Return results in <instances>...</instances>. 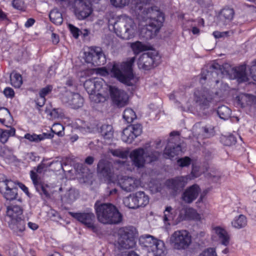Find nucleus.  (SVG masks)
Returning a JSON list of instances; mask_svg holds the SVG:
<instances>
[{"label": "nucleus", "instance_id": "obj_25", "mask_svg": "<svg viewBox=\"0 0 256 256\" xmlns=\"http://www.w3.org/2000/svg\"><path fill=\"white\" fill-rule=\"evenodd\" d=\"M200 192L199 186L196 184L186 188L182 196V200L186 203L190 204L194 200Z\"/></svg>", "mask_w": 256, "mask_h": 256}, {"label": "nucleus", "instance_id": "obj_43", "mask_svg": "<svg viewBox=\"0 0 256 256\" xmlns=\"http://www.w3.org/2000/svg\"><path fill=\"white\" fill-rule=\"evenodd\" d=\"M123 118L128 123H131L136 118V116L132 109L126 108L124 112Z\"/></svg>", "mask_w": 256, "mask_h": 256}, {"label": "nucleus", "instance_id": "obj_37", "mask_svg": "<svg viewBox=\"0 0 256 256\" xmlns=\"http://www.w3.org/2000/svg\"><path fill=\"white\" fill-rule=\"evenodd\" d=\"M100 132L105 140H110L113 138L114 130L110 124H103L100 128Z\"/></svg>", "mask_w": 256, "mask_h": 256}, {"label": "nucleus", "instance_id": "obj_8", "mask_svg": "<svg viewBox=\"0 0 256 256\" xmlns=\"http://www.w3.org/2000/svg\"><path fill=\"white\" fill-rule=\"evenodd\" d=\"M118 235L117 244L120 249H130L136 246L138 234L134 227L122 228L118 230Z\"/></svg>", "mask_w": 256, "mask_h": 256}, {"label": "nucleus", "instance_id": "obj_30", "mask_svg": "<svg viewBox=\"0 0 256 256\" xmlns=\"http://www.w3.org/2000/svg\"><path fill=\"white\" fill-rule=\"evenodd\" d=\"M219 66H220L216 64L210 65L209 68L210 70H208V68H203L201 72L200 82L202 84H204V81L206 79L212 80V78H215V76L218 75V72L216 70H217Z\"/></svg>", "mask_w": 256, "mask_h": 256}, {"label": "nucleus", "instance_id": "obj_2", "mask_svg": "<svg viewBox=\"0 0 256 256\" xmlns=\"http://www.w3.org/2000/svg\"><path fill=\"white\" fill-rule=\"evenodd\" d=\"M94 209L98 220L104 224H116L122 220V216L116 207L110 203L96 201Z\"/></svg>", "mask_w": 256, "mask_h": 256}, {"label": "nucleus", "instance_id": "obj_33", "mask_svg": "<svg viewBox=\"0 0 256 256\" xmlns=\"http://www.w3.org/2000/svg\"><path fill=\"white\" fill-rule=\"evenodd\" d=\"M94 94H97L98 92L102 94H107L108 98V97L109 88L112 86L106 84L101 78H94Z\"/></svg>", "mask_w": 256, "mask_h": 256}, {"label": "nucleus", "instance_id": "obj_20", "mask_svg": "<svg viewBox=\"0 0 256 256\" xmlns=\"http://www.w3.org/2000/svg\"><path fill=\"white\" fill-rule=\"evenodd\" d=\"M63 103L74 109L82 107L84 104V98L78 93L66 92L62 98Z\"/></svg>", "mask_w": 256, "mask_h": 256}, {"label": "nucleus", "instance_id": "obj_22", "mask_svg": "<svg viewBox=\"0 0 256 256\" xmlns=\"http://www.w3.org/2000/svg\"><path fill=\"white\" fill-rule=\"evenodd\" d=\"M118 185L122 190L130 192L134 190L140 184V181L132 177L124 176L120 178L118 174V179L115 181L114 184Z\"/></svg>", "mask_w": 256, "mask_h": 256}, {"label": "nucleus", "instance_id": "obj_29", "mask_svg": "<svg viewBox=\"0 0 256 256\" xmlns=\"http://www.w3.org/2000/svg\"><path fill=\"white\" fill-rule=\"evenodd\" d=\"M232 78L236 79L239 82H247L248 77L246 73V66L244 65L233 68L232 70Z\"/></svg>", "mask_w": 256, "mask_h": 256}, {"label": "nucleus", "instance_id": "obj_3", "mask_svg": "<svg viewBox=\"0 0 256 256\" xmlns=\"http://www.w3.org/2000/svg\"><path fill=\"white\" fill-rule=\"evenodd\" d=\"M134 60L132 58L126 62L114 63L110 70L112 76L123 84L132 86L136 82L132 70Z\"/></svg>", "mask_w": 256, "mask_h": 256}, {"label": "nucleus", "instance_id": "obj_36", "mask_svg": "<svg viewBox=\"0 0 256 256\" xmlns=\"http://www.w3.org/2000/svg\"><path fill=\"white\" fill-rule=\"evenodd\" d=\"M247 218L244 214H240L234 217L231 222L232 228L236 229H240L244 228L247 224Z\"/></svg>", "mask_w": 256, "mask_h": 256}, {"label": "nucleus", "instance_id": "obj_18", "mask_svg": "<svg viewBox=\"0 0 256 256\" xmlns=\"http://www.w3.org/2000/svg\"><path fill=\"white\" fill-rule=\"evenodd\" d=\"M84 86L90 95V98L91 101L95 103L103 102L108 98L107 94H102L98 92L97 94H94V78L86 80Z\"/></svg>", "mask_w": 256, "mask_h": 256}, {"label": "nucleus", "instance_id": "obj_58", "mask_svg": "<svg viewBox=\"0 0 256 256\" xmlns=\"http://www.w3.org/2000/svg\"><path fill=\"white\" fill-rule=\"evenodd\" d=\"M250 71L252 79L256 82V59L252 62Z\"/></svg>", "mask_w": 256, "mask_h": 256}, {"label": "nucleus", "instance_id": "obj_61", "mask_svg": "<svg viewBox=\"0 0 256 256\" xmlns=\"http://www.w3.org/2000/svg\"><path fill=\"white\" fill-rule=\"evenodd\" d=\"M221 87L222 88L224 92L220 90V91L216 92H215L216 96H218L220 98L223 96L224 92L228 90V86L226 84L222 83Z\"/></svg>", "mask_w": 256, "mask_h": 256}, {"label": "nucleus", "instance_id": "obj_46", "mask_svg": "<svg viewBox=\"0 0 256 256\" xmlns=\"http://www.w3.org/2000/svg\"><path fill=\"white\" fill-rule=\"evenodd\" d=\"M221 142L225 146H230L236 142V138L232 134L228 136H222L220 139Z\"/></svg>", "mask_w": 256, "mask_h": 256}, {"label": "nucleus", "instance_id": "obj_13", "mask_svg": "<svg viewBox=\"0 0 256 256\" xmlns=\"http://www.w3.org/2000/svg\"><path fill=\"white\" fill-rule=\"evenodd\" d=\"M160 56L156 51L143 53L138 58V66L140 69L149 70L156 66L159 63Z\"/></svg>", "mask_w": 256, "mask_h": 256}, {"label": "nucleus", "instance_id": "obj_1", "mask_svg": "<svg viewBox=\"0 0 256 256\" xmlns=\"http://www.w3.org/2000/svg\"><path fill=\"white\" fill-rule=\"evenodd\" d=\"M140 35L146 40L154 38L164 21V16L156 6H150L149 0H133Z\"/></svg>", "mask_w": 256, "mask_h": 256}, {"label": "nucleus", "instance_id": "obj_49", "mask_svg": "<svg viewBox=\"0 0 256 256\" xmlns=\"http://www.w3.org/2000/svg\"><path fill=\"white\" fill-rule=\"evenodd\" d=\"M76 199V192L74 190L72 189H70L68 191L64 197L62 198V200L66 201V202L68 203H70L74 202Z\"/></svg>", "mask_w": 256, "mask_h": 256}, {"label": "nucleus", "instance_id": "obj_54", "mask_svg": "<svg viewBox=\"0 0 256 256\" xmlns=\"http://www.w3.org/2000/svg\"><path fill=\"white\" fill-rule=\"evenodd\" d=\"M12 5L14 8L18 10H24V2L22 0H14Z\"/></svg>", "mask_w": 256, "mask_h": 256}, {"label": "nucleus", "instance_id": "obj_27", "mask_svg": "<svg viewBox=\"0 0 256 256\" xmlns=\"http://www.w3.org/2000/svg\"><path fill=\"white\" fill-rule=\"evenodd\" d=\"M200 218V215L196 211L191 208H183L179 210V218L178 222H182L186 220H199Z\"/></svg>", "mask_w": 256, "mask_h": 256}, {"label": "nucleus", "instance_id": "obj_19", "mask_svg": "<svg viewBox=\"0 0 256 256\" xmlns=\"http://www.w3.org/2000/svg\"><path fill=\"white\" fill-rule=\"evenodd\" d=\"M190 180V175L177 176L167 180L165 182V185L174 194L176 193L182 189Z\"/></svg>", "mask_w": 256, "mask_h": 256}, {"label": "nucleus", "instance_id": "obj_56", "mask_svg": "<svg viewBox=\"0 0 256 256\" xmlns=\"http://www.w3.org/2000/svg\"><path fill=\"white\" fill-rule=\"evenodd\" d=\"M26 256H36V252L30 246H26L23 248Z\"/></svg>", "mask_w": 256, "mask_h": 256}, {"label": "nucleus", "instance_id": "obj_55", "mask_svg": "<svg viewBox=\"0 0 256 256\" xmlns=\"http://www.w3.org/2000/svg\"><path fill=\"white\" fill-rule=\"evenodd\" d=\"M206 137H210L214 134V127L210 125H206L202 128Z\"/></svg>", "mask_w": 256, "mask_h": 256}, {"label": "nucleus", "instance_id": "obj_45", "mask_svg": "<svg viewBox=\"0 0 256 256\" xmlns=\"http://www.w3.org/2000/svg\"><path fill=\"white\" fill-rule=\"evenodd\" d=\"M234 14V10L228 7L224 8L220 12V16L228 20H232Z\"/></svg>", "mask_w": 256, "mask_h": 256}, {"label": "nucleus", "instance_id": "obj_14", "mask_svg": "<svg viewBox=\"0 0 256 256\" xmlns=\"http://www.w3.org/2000/svg\"><path fill=\"white\" fill-rule=\"evenodd\" d=\"M85 62L94 66H101L106 62V58L100 47H92L84 53Z\"/></svg>", "mask_w": 256, "mask_h": 256}, {"label": "nucleus", "instance_id": "obj_34", "mask_svg": "<svg viewBox=\"0 0 256 256\" xmlns=\"http://www.w3.org/2000/svg\"><path fill=\"white\" fill-rule=\"evenodd\" d=\"M52 89V86L48 85L40 90L38 92L40 98L36 100L38 106L42 107L46 101V97L51 93Z\"/></svg>", "mask_w": 256, "mask_h": 256}, {"label": "nucleus", "instance_id": "obj_64", "mask_svg": "<svg viewBox=\"0 0 256 256\" xmlns=\"http://www.w3.org/2000/svg\"><path fill=\"white\" fill-rule=\"evenodd\" d=\"M228 32H220L218 31L214 32H213V36L216 38H222L225 36H226L228 34Z\"/></svg>", "mask_w": 256, "mask_h": 256}, {"label": "nucleus", "instance_id": "obj_63", "mask_svg": "<svg viewBox=\"0 0 256 256\" xmlns=\"http://www.w3.org/2000/svg\"><path fill=\"white\" fill-rule=\"evenodd\" d=\"M96 73L102 76H106L108 74V70L105 68H100L96 70Z\"/></svg>", "mask_w": 256, "mask_h": 256}, {"label": "nucleus", "instance_id": "obj_17", "mask_svg": "<svg viewBox=\"0 0 256 256\" xmlns=\"http://www.w3.org/2000/svg\"><path fill=\"white\" fill-rule=\"evenodd\" d=\"M142 132V126L140 124H132L125 128L122 132V140L124 142L131 144Z\"/></svg>", "mask_w": 256, "mask_h": 256}, {"label": "nucleus", "instance_id": "obj_15", "mask_svg": "<svg viewBox=\"0 0 256 256\" xmlns=\"http://www.w3.org/2000/svg\"><path fill=\"white\" fill-rule=\"evenodd\" d=\"M112 164L106 160H100L98 164V172L108 181V184H114L118 179V174H115L112 169Z\"/></svg>", "mask_w": 256, "mask_h": 256}, {"label": "nucleus", "instance_id": "obj_60", "mask_svg": "<svg viewBox=\"0 0 256 256\" xmlns=\"http://www.w3.org/2000/svg\"><path fill=\"white\" fill-rule=\"evenodd\" d=\"M9 137L7 132L4 130H0V141L2 144H5L8 140Z\"/></svg>", "mask_w": 256, "mask_h": 256}, {"label": "nucleus", "instance_id": "obj_12", "mask_svg": "<svg viewBox=\"0 0 256 256\" xmlns=\"http://www.w3.org/2000/svg\"><path fill=\"white\" fill-rule=\"evenodd\" d=\"M214 96L205 88L196 89L194 92V100L197 108L200 110L207 109L210 106Z\"/></svg>", "mask_w": 256, "mask_h": 256}, {"label": "nucleus", "instance_id": "obj_51", "mask_svg": "<svg viewBox=\"0 0 256 256\" xmlns=\"http://www.w3.org/2000/svg\"><path fill=\"white\" fill-rule=\"evenodd\" d=\"M191 162L192 160L188 156H185L177 160L178 165L182 168L188 166Z\"/></svg>", "mask_w": 256, "mask_h": 256}, {"label": "nucleus", "instance_id": "obj_35", "mask_svg": "<svg viewBox=\"0 0 256 256\" xmlns=\"http://www.w3.org/2000/svg\"><path fill=\"white\" fill-rule=\"evenodd\" d=\"M137 208L140 207H144L149 202V197L144 192L139 191L134 193Z\"/></svg>", "mask_w": 256, "mask_h": 256}, {"label": "nucleus", "instance_id": "obj_59", "mask_svg": "<svg viewBox=\"0 0 256 256\" xmlns=\"http://www.w3.org/2000/svg\"><path fill=\"white\" fill-rule=\"evenodd\" d=\"M199 167L195 166L194 164L192 165L191 176H190V180L200 176V172H199Z\"/></svg>", "mask_w": 256, "mask_h": 256}, {"label": "nucleus", "instance_id": "obj_32", "mask_svg": "<svg viewBox=\"0 0 256 256\" xmlns=\"http://www.w3.org/2000/svg\"><path fill=\"white\" fill-rule=\"evenodd\" d=\"M22 208L18 205H10L7 207L6 216L9 220L22 218Z\"/></svg>", "mask_w": 256, "mask_h": 256}, {"label": "nucleus", "instance_id": "obj_52", "mask_svg": "<svg viewBox=\"0 0 256 256\" xmlns=\"http://www.w3.org/2000/svg\"><path fill=\"white\" fill-rule=\"evenodd\" d=\"M199 256H218L216 248H209L204 250Z\"/></svg>", "mask_w": 256, "mask_h": 256}, {"label": "nucleus", "instance_id": "obj_40", "mask_svg": "<svg viewBox=\"0 0 256 256\" xmlns=\"http://www.w3.org/2000/svg\"><path fill=\"white\" fill-rule=\"evenodd\" d=\"M217 114L221 119L226 120L230 116L231 110L226 106H218Z\"/></svg>", "mask_w": 256, "mask_h": 256}, {"label": "nucleus", "instance_id": "obj_16", "mask_svg": "<svg viewBox=\"0 0 256 256\" xmlns=\"http://www.w3.org/2000/svg\"><path fill=\"white\" fill-rule=\"evenodd\" d=\"M0 192L7 200H15L18 196V188L16 182L8 179L0 180Z\"/></svg>", "mask_w": 256, "mask_h": 256}, {"label": "nucleus", "instance_id": "obj_24", "mask_svg": "<svg viewBox=\"0 0 256 256\" xmlns=\"http://www.w3.org/2000/svg\"><path fill=\"white\" fill-rule=\"evenodd\" d=\"M180 208L173 209L171 206H166L164 212V222L170 225L171 224H178L180 222H178L179 218V210Z\"/></svg>", "mask_w": 256, "mask_h": 256}, {"label": "nucleus", "instance_id": "obj_41", "mask_svg": "<svg viewBox=\"0 0 256 256\" xmlns=\"http://www.w3.org/2000/svg\"><path fill=\"white\" fill-rule=\"evenodd\" d=\"M108 152L113 156L122 158H126L128 156V152L122 148L116 149L110 148Z\"/></svg>", "mask_w": 256, "mask_h": 256}, {"label": "nucleus", "instance_id": "obj_5", "mask_svg": "<svg viewBox=\"0 0 256 256\" xmlns=\"http://www.w3.org/2000/svg\"><path fill=\"white\" fill-rule=\"evenodd\" d=\"M64 8L72 6L76 18L84 20L88 18L93 10L88 0H56Z\"/></svg>", "mask_w": 256, "mask_h": 256}, {"label": "nucleus", "instance_id": "obj_53", "mask_svg": "<svg viewBox=\"0 0 256 256\" xmlns=\"http://www.w3.org/2000/svg\"><path fill=\"white\" fill-rule=\"evenodd\" d=\"M62 116L61 110L59 108H54L48 114L50 119H55L60 118Z\"/></svg>", "mask_w": 256, "mask_h": 256}, {"label": "nucleus", "instance_id": "obj_31", "mask_svg": "<svg viewBox=\"0 0 256 256\" xmlns=\"http://www.w3.org/2000/svg\"><path fill=\"white\" fill-rule=\"evenodd\" d=\"M213 230L218 237L220 243L224 246H228L230 242V235L228 232L220 226H216Z\"/></svg>", "mask_w": 256, "mask_h": 256}, {"label": "nucleus", "instance_id": "obj_47", "mask_svg": "<svg viewBox=\"0 0 256 256\" xmlns=\"http://www.w3.org/2000/svg\"><path fill=\"white\" fill-rule=\"evenodd\" d=\"M131 48L136 54H139L146 50V46L138 41L132 43L131 44Z\"/></svg>", "mask_w": 256, "mask_h": 256}, {"label": "nucleus", "instance_id": "obj_23", "mask_svg": "<svg viewBox=\"0 0 256 256\" xmlns=\"http://www.w3.org/2000/svg\"><path fill=\"white\" fill-rule=\"evenodd\" d=\"M236 104L242 108L249 106L256 108V97L253 95L240 94L235 99Z\"/></svg>", "mask_w": 256, "mask_h": 256}, {"label": "nucleus", "instance_id": "obj_62", "mask_svg": "<svg viewBox=\"0 0 256 256\" xmlns=\"http://www.w3.org/2000/svg\"><path fill=\"white\" fill-rule=\"evenodd\" d=\"M4 94L7 98H12L14 96V92L10 88H6L4 90Z\"/></svg>", "mask_w": 256, "mask_h": 256}, {"label": "nucleus", "instance_id": "obj_6", "mask_svg": "<svg viewBox=\"0 0 256 256\" xmlns=\"http://www.w3.org/2000/svg\"><path fill=\"white\" fill-rule=\"evenodd\" d=\"M140 245L146 248L148 252L152 253L154 256H165L166 250L164 242L153 236L146 234L139 238Z\"/></svg>", "mask_w": 256, "mask_h": 256}, {"label": "nucleus", "instance_id": "obj_9", "mask_svg": "<svg viewBox=\"0 0 256 256\" xmlns=\"http://www.w3.org/2000/svg\"><path fill=\"white\" fill-rule=\"evenodd\" d=\"M170 246L176 250H185L188 249L192 243L190 233L186 230L174 231L170 236Z\"/></svg>", "mask_w": 256, "mask_h": 256}, {"label": "nucleus", "instance_id": "obj_39", "mask_svg": "<svg viewBox=\"0 0 256 256\" xmlns=\"http://www.w3.org/2000/svg\"><path fill=\"white\" fill-rule=\"evenodd\" d=\"M11 84L16 88H19L22 84V76L16 72H12L10 76Z\"/></svg>", "mask_w": 256, "mask_h": 256}, {"label": "nucleus", "instance_id": "obj_7", "mask_svg": "<svg viewBox=\"0 0 256 256\" xmlns=\"http://www.w3.org/2000/svg\"><path fill=\"white\" fill-rule=\"evenodd\" d=\"M129 156L132 166L139 169L144 168L146 162L150 163L157 160L160 153L156 151L146 152L143 148H138L132 150Z\"/></svg>", "mask_w": 256, "mask_h": 256}, {"label": "nucleus", "instance_id": "obj_4", "mask_svg": "<svg viewBox=\"0 0 256 256\" xmlns=\"http://www.w3.org/2000/svg\"><path fill=\"white\" fill-rule=\"evenodd\" d=\"M115 33L124 40L134 38L138 32V27L132 18L126 15L122 16L114 25Z\"/></svg>", "mask_w": 256, "mask_h": 256}, {"label": "nucleus", "instance_id": "obj_28", "mask_svg": "<svg viewBox=\"0 0 256 256\" xmlns=\"http://www.w3.org/2000/svg\"><path fill=\"white\" fill-rule=\"evenodd\" d=\"M182 152V147L180 144L174 143L172 140H170L166 146L164 152V155L166 158H172L180 154Z\"/></svg>", "mask_w": 256, "mask_h": 256}, {"label": "nucleus", "instance_id": "obj_10", "mask_svg": "<svg viewBox=\"0 0 256 256\" xmlns=\"http://www.w3.org/2000/svg\"><path fill=\"white\" fill-rule=\"evenodd\" d=\"M69 214L87 228L90 229L93 232L96 234L100 233V228L98 224H95L96 217L92 212H69Z\"/></svg>", "mask_w": 256, "mask_h": 256}, {"label": "nucleus", "instance_id": "obj_50", "mask_svg": "<svg viewBox=\"0 0 256 256\" xmlns=\"http://www.w3.org/2000/svg\"><path fill=\"white\" fill-rule=\"evenodd\" d=\"M111 4L116 8H122L128 6L130 0H110Z\"/></svg>", "mask_w": 256, "mask_h": 256}, {"label": "nucleus", "instance_id": "obj_21", "mask_svg": "<svg viewBox=\"0 0 256 256\" xmlns=\"http://www.w3.org/2000/svg\"><path fill=\"white\" fill-rule=\"evenodd\" d=\"M109 94L112 102L118 106L122 107L127 104L128 95L124 90L112 86L109 88Z\"/></svg>", "mask_w": 256, "mask_h": 256}, {"label": "nucleus", "instance_id": "obj_42", "mask_svg": "<svg viewBox=\"0 0 256 256\" xmlns=\"http://www.w3.org/2000/svg\"><path fill=\"white\" fill-rule=\"evenodd\" d=\"M123 203L124 206L129 208H137V205L136 202L134 194H130L128 196L124 198L123 200Z\"/></svg>", "mask_w": 256, "mask_h": 256}, {"label": "nucleus", "instance_id": "obj_48", "mask_svg": "<svg viewBox=\"0 0 256 256\" xmlns=\"http://www.w3.org/2000/svg\"><path fill=\"white\" fill-rule=\"evenodd\" d=\"M64 126L59 123L54 124L51 128V131L60 136H62L64 135Z\"/></svg>", "mask_w": 256, "mask_h": 256}, {"label": "nucleus", "instance_id": "obj_38", "mask_svg": "<svg viewBox=\"0 0 256 256\" xmlns=\"http://www.w3.org/2000/svg\"><path fill=\"white\" fill-rule=\"evenodd\" d=\"M49 17L50 21L56 25H60L62 23V14L56 8L53 9L50 11Z\"/></svg>", "mask_w": 256, "mask_h": 256}, {"label": "nucleus", "instance_id": "obj_26", "mask_svg": "<svg viewBox=\"0 0 256 256\" xmlns=\"http://www.w3.org/2000/svg\"><path fill=\"white\" fill-rule=\"evenodd\" d=\"M8 226L16 236H22L26 230V222L24 218L8 220Z\"/></svg>", "mask_w": 256, "mask_h": 256}, {"label": "nucleus", "instance_id": "obj_44", "mask_svg": "<svg viewBox=\"0 0 256 256\" xmlns=\"http://www.w3.org/2000/svg\"><path fill=\"white\" fill-rule=\"evenodd\" d=\"M46 134H30L27 133L24 136V138L28 140L30 142H38L46 138Z\"/></svg>", "mask_w": 256, "mask_h": 256}, {"label": "nucleus", "instance_id": "obj_57", "mask_svg": "<svg viewBox=\"0 0 256 256\" xmlns=\"http://www.w3.org/2000/svg\"><path fill=\"white\" fill-rule=\"evenodd\" d=\"M68 28L73 36L76 38H78L80 36V30L71 24L68 25Z\"/></svg>", "mask_w": 256, "mask_h": 256}, {"label": "nucleus", "instance_id": "obj_11", "mask_svg": "<svg viewBox=\"0 0 256 256\" xmlns=\"http://www.w3.org/2000/svg\"><path fill=\"white\" fill-rule=\"evenodd\" d=\"M44 164H40L37 167L34 168V170L30 172V177L36 191L42 196L46 198L50 196V188L47 184L42 182L38 174L42 172Z\"/></svg>", "mask_w": 256, "mask_h": 256}]
</instances>
